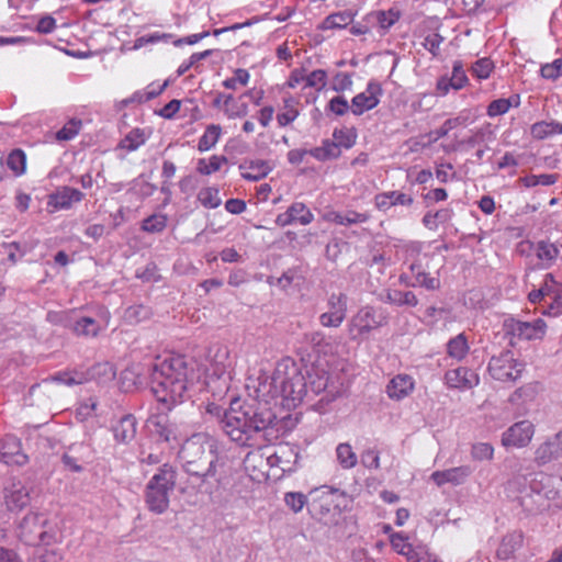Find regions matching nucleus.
<instances>
[{"label":"nucleus","mask_w":562,"mask_h":562,"mask_svg":"<svg viewBox=\"0 0 562 562\" xmlns=\"http://www.w3.org/2000/svg\"><path fill=\"white\" fill-rule=\"evenodd\" d=\"M283 103L285 112L277 115V121L280 126H286L299 116V111L295 109L297 101L293 97L284 98Z\"/></svg>","instance_id":"45"},{"label":"nucleus","mask_w":562,"mask_h":562,"mask_svg":"<svg viewBox=\"0 0 562 562\" xmlns=\"http://www.w3.org/2000/svg\"><path fill=\"white\" fill-rule=\"evenodd\" d=\"M83 198L85 194L80 190L65 186L48 195L47 205L54 210H68Z\"/></svg>","instance_id":"14"},{"label":"nucleus","mask_w":562,"mask_h":562,"mask_svg":"<svg viewBox=\"0 0 562 562\" xmlns=\"http://www.w3.org/2000/svg\"><path fill=\"white\" fill-rule=\"evenodd\" d=\"M150 315V308L143 304L130 306L124 312L125 319L135 324L149 318Z\"/></svg>","instance_id":"48"},{"label":"nucleus","mask_w":562,"mask_h":562,"mask_svg":"<svg viewBox=\"0 0 562 562\" xmlns=\"http://www.w3.org/2000/svg\"><path fill=\"white\" fill-rule=\"evenodd\" d=\"M409 271L414 280L415 286H423L427 290H437L440 286L438 278L430 277L422 267L420 263L414 262L409 266Z\"/></svg>","instance_id":"27"},{"label":"nucleus","mask_w":562,"mask_h":562,"mask_svg":"<svg viewBox=\"0 0 562 562\" xmlns=\"http://www.w3.org/2000/svg\"><path fill=\"white\" fill-rule=\"evenodd\" d=\"M198 200L203 206L209 209H216L222 203L218 196V189L212 187L202 189L198 194Z\"/></svg>","instance_id":"49"},{"label":"nucleus","mask_w":562,"mask_h":562,"mask_svg":"<svg viewBox=\"0 0 562 562\" xmlns=\"http://www.w3.org/2000/svg\"><path fill=\"white\" fill-rule=\"evenodd\" d=\"M327 109L336 115H345L349 110L348 101L342 95L334 97L329 100Z\"/></svg>","instance_id":"61"},{"label":"nucleus","mask_w":562,"mask_h":562,"mask_svg":"<svg viewBox=\"0 0 562 562\" xmlns=\"http://www.w3.org/2000/svg\"><path fill=\"white\" fill-rule=\"evenodd\" d=\"M228 359V350L226 347L218 348L215 356L214 362L211 364V368L207 369V381L206 384L210 385L212 381L221 380L226 373L227 366L226 360Z\"/></svg>","instance_id":"26"},{"label":"nucleus","mask_w":562,"mask_h":562,"mask_svg":"<svg viewBox=\"0 0 562 562\" xmlns=\"http://www.w3.org/2000/svg\"><path fill=\"white\" fill-rule=\"evenodd\" d=\"M168 217L166 214L155 213L142 221V231L150 234H157L167 227Z\"/></svg>","instance_id":"37"},{"label":"nucleus","mask_w":562,"mask_h":562,"mask_svg":"<svg viewBox=\"0 0 562 562\" xmlns=\"http://www.w3.org/2000/svg\"><path fill=\"white\" fill-rule=\"evenodd\" d=\"M184 471L206 482L215 477L218 460L215 439L206 434H194L188 438L179 452Z\"/></svg>","instance_id":"3"},{"label":"nucleus","mask_w":562,"mask_h":562,"mask_svg":"<svg viewBox=\"0 0 562 562\" xmlns=\"http://www.w3.org/2000/svg\"><path fill=\"white\" fill-rule=\"evenodd\" d=\"M518 499L528 515H538L549 507V497L538 488V484H532L530 491L524 492Z\"/></svg>","instance_id":"13"},{"label":"nucleus","mask_w":562,"mask_h":562,"mask_svg":"<svg viewBox=\"0 0 562 562\" xmlns=\"http://www.w3.org/2000/svg\"><path fill=\"white\" fill-rule=\"evenodd\" d=\"M81 127V121L70 120L63 128L56 133L57 140H70L78 133Z\"/></svg>","instance_id":"55"},{"label":"nucleus","mask_w":562,"mask_h":562,"mask_svg":"<svg viewBox=\"0 0 562 562\" xmlns=\"http://www.w3.org/2000/svg\"><path fill=\"white\" fill-rule=\"evenodd\" d=\"M414 389L413 378L407 374L394 376L387 384L386 392L391 398L401 400L407 396Z\"/></svg>","instance_id":"23"},{"label":"nucleus","mask_w":562,"mask_h":562,"mask_svg":"<svg viewBox=\"0 0 562 562\" xmlns=\"http://www.w3.org/2000/svg\"><path fill=\"white\" fill-rule=\"evenodd\" d=\"M503 330L505 337L509 338V345L515 346V338L531 340L538 338L535 334V328L529 322H520L514 318L504 321Z\"/></svg>","instance_id":"17"},{"label":"nucleus","mask_w":562,"mask_h":562,"mask_svg":"<svg viewBox=\"0 0 562 562\" xmlns=\"http://www.w3.org/2000/svg\"><path fill=\"white\" fill-rule=\"evenodd\" d=\"M346 316L342 315V313H334V312H325L321 314L319 316V323L324 327H339Z\"/></svg>","instance_id":"63"},{"label":"nucleus","mask_w":562,"mask_h":562,"mask_svg":"<svg viewBox=\"0 0 562 562\" xmlns=\"http://www.w3.org/2000/svg\"><path fill=\"white\" fill-rule=\"evenodd\" d=\"M239 169H249L251 172H243L241 177L249 181H259L267 177L271 167L266 160H245L239 165Z\"/></svg>","instance_id":"25"},{"label":"nucleus","mask_w":562,"mask_h":562,"mask_svg":"<svg viewBox=\"0 0 562 562\" xmlns=\"http://www.w3.org/2000/svg\"><path fill=\"white\" fill-rule=\"evenodd\" d=\"M226 162L227 158L225 156L213 155L209 161L204 158H201L198 160L196 171L201 175L209 176L218 171L222 165Z\"/></svg>","instance_id":"39"},{"label":"nucleus","mask_w":562,"mask_h":562,"mask_svg":"<svg viewBox=\"0 0 562 562\" xmlns=\"http://www.w3.org/2000/svg\"><path fill=\"white\" fill-rule=\"evenodd\" d=\"M347 301H348V297L344 293L330 294V296L328 297V302H327L328 312L342 313V315L346 316Z\"/></svg>","instance_id":"56"},{"label":"nucleus","mask_w":562,"mask_h":562,"mask_svg":"<svg viewBox=\"0 0 562 562\" xmlns=\"http://www.w3.org/2000/svg\"><path fill=\"white\" fill-rule=\"evenodd\" d=\"M338 492L337 488L322 486L310 492L308 513L314 518H323L329 514L333 502L330 496Z\"/></svg>","instance_id":"9"},{"label":"nucleus","mask_w":562,"mask_h":562,"mask_svg":"<svg viewBox=\"0 0 562 562\" xmlns=\"http://www.w3.org/2000/svg\"><path fill=\"white\" fill-rule=\"evenodd\" d=\"M303 279H304V276L302 273L301 268L292 267V268H289L286 271H284L282 273V276L277 279V284L283 289H286L293 282H295V281L300 282Z\"/></svg>","instance_id":"52"},{"label":"nucleus","mask_w":562,"mask_h":562,"mask_svg":"<svg viewBox=\"0 0 562 562\" xmlns=\"http://www.w3.org/2000/svg\"><path fill=\"white\" fill-rule=\"evenodd\" d=\"M145 140L144 131L140 128H133L123 139H121L119 147L133 151L143 145Z\"/></svg>","instance_id":"42"},{"label":"nucleus","mask_w":562,"mask_h":562,"mask_svg":"<svg viewBox=\"0 0 562 562\" xmlns=\"http://www.w3.org/2000/svg\"><path fill=\"white\" fill-rule=\"evenodd\" d=\"M469 351L468 339L463 333L451 338L447 342V353L449 357L462 360Z\"/></svg>","instance_id":"34"},{"label":"nucleus","mask_w":562,"mask_h":562,"mask_svg":"<svg viewBox=\"0 0 562 562\" xmlns=\"http://www.w3.org/2000/svg\"><path fill=\"white\" fill-rule=\"evenodd\" d=\"M524 533L520 530H515L505 535L496 551V555L501 560H508L514 553L522 547Z\"/></svg>","instance_id":"22"},{"label":"nucleus","mask_w":562,"mask_h":562,"mask_svg":"<svg viewBox=\"0 0 562 562\" xmlns=\"http://www.w3.org/2000/svg\"><path fill=\"white\" fill-rule=\"evenodd\" d=\"M327 74L323 69L313 70L310 75L305 76L307 87L322 90L326 86Z\"/></svg>","instance_id":"58"},{"label":"nucleus","mask_w":562,"mask_h":562,"mask_svg":"<svg viewBox=\"0 0 562 562\" xmlns=\"http://www.w3.org/2000/svg\"><path fill=\"white\" fill-rule=\"evenodd\" d=\"M472 473V469L469 465H461L451 468L445 471H436L431 474V480L441 486L446 483H452L459 485Z\"/></svg>","instance_id":"21"},{"label":"nucleus","mask_w":562,"mask_h":562,"mask_svg":"<svg viewBox=\"0 0 562 562\" xmlns=\"http://www.w3.org/2000/svg\"><path fill=\"white\" fill-rule=\"evenodd\" d=\"M113 436L117 443L128 445L136 437L137 420L133 414H125L113 426Z\"/></svg>","instance_id":"19"},{"label":"nucleus","mask_w":562,"mask_h":562,"mask_svg":"<svg viewBox=\"0 0 562 562\" xmlns=\"http://www.w3.org/2000/svg\"><path fill=\"white\" fill-rule=\"evenodd\" d=\"M488 372L493 379L502 382H515L521 376L524 364L514 359L510 350H504L493 356L488 362Z\"/></svg>","instance_id":"7"},{"label":"nucleus","mask_w":562,"mask_h":562,"mask_svg":"<svg viewBox=\"0 0 562 562\" xmlns=\"http://www.w3.org/2000/svg\"><path fill=\"white\" fill-rule=\"evenodd\" d=\"M52 546L53 544H46L43 542L33 544L35 548L33 552V559L35 562H59L61 560V555L55 548H52Z\"/></svg>","instance_id":"35"},{"label":"nucleus","mask_w":562,"mask_h":562,"mask_svg":"<svg viewBox=\"0 0 562 562\" xmlns=\"http://www.w3.org/2000/svg\"><path fill=\"white\" fill-rule=\"evenodd\" d=\"M64 325L70 326L77 335L82 336L95 337L101 330L99 323L94 318L88 316H83L69 324L65 323Z\"/></svg>","instance_id":"29"},{"label":"nucleus","mask_w":562,"mask_h":562,"mask_svg":"<svg viewBox=\"0 0 562 562\" xmlns=\"http://www.w3.org/2000/svg\"><path fill=\"white\" fill-rule=\"evenodd\" d=\"M308 155L318 161H327L339 158L341 150L335 139H323L321 146L308 149Z\"/></svg>","instance_id":"24"},{"label":"nucleus","mask_w":562,"mask_h":562,"mask_svg":"<svg viewBox=\"0 0 562 562\" xmlns=\"http://www.w3.org/2000/svg\"><path fill=\"white\" fill-rule=\"evenodd\" d=\"M537 257L542 261H548L550 265L558 258L560 249L557 244L548 240H540L537 243Z\"/></svg>","instance_id":"43"},{"label":"nucleus","mask_w":562,"mask_h":562,"mask_svg":"<svg viewBox=\"0 0 562 562\" xmlns=\"http://www.w3.org/2000/svg\"><path fill=\"white\" fill-rule=\"evenodd\" d=\"M540 72L543 78L555 80L562 75V59L558 58L551 64L543 65Z\"/></svg>","instance_id":"59"},{"label":"nucleus","mask_w":562,"mask_h":562,"mask_svg":"<svg viewBox=\"0 0 562 562\" xmlns=\"http://www.w3.org/2000/svg\"><path fill=\"white\" fill-rule=\"evenodd\" d=\"M116 372L112 363L104 361L90 367L86 372H81L82 383L95 381L98 384H105L115 379Z\"/></svg>","instance_id":"20"},{"label":"nucleus","mask_w":562,"mask_h":562,"mask_svg":"<svg viewBox=\"0 0 562 562\" xmlns=\"http://www.w3.org/2000/svg\"><path fill=\"white\" fill-rule=\"evenodd\" d=\"M446 384L451 389H472L479 384V375L471 369L459 367L445 374Z\"/></svg>","instance_id":"15"},{"label":"nucleus","mask_w":562,"mask_h":562,"mask_svg":"<svg viewBox=\"0 0 562 562\" xmlns=\"http://www.w3.org/2000/svg\"><path fill=\"white\" fill-rule=\"evenodd\" d=\"M383 90L380 82L370 80L364 92L356 94L351 100V112L355 115H361L366 111L374 109L379 102V97Z\"/></svg>","instance_id":"8"},{"label":"nucleus","mask_w":562,"mask_h":562,"mask_svg":"<svg viewBox=\"0 0 562 562\" xmlns=\"http://www.w3.org/2000/svg\"><path fill=\"white\" fill-rule=\"evenodd\" d=\"M513 99H516L517 103L519 102L518 94L512 95L508 99L501 98V99L492 101L487 106V115L493 117V116L505 114L512 106Z\"/></svg>","instance_id":"51"},{"label":"nucleus","mask_w":562,"mask_h":562,"mask_svg":"<svg viewBox=\"0 0 562 562\" xmlns=\"http://www.w3.org/2000/svg\"><path fill=\"white\" fill-rule=\"evenodd\" d=\"M355 13L351 10L335 12L325 18L322 22V30L345 29L352 23Z\"/></svg>","instance_id":"30"},{"label":"nucleus","mask_w":562,"mask_h":562,"mask_svg":"<svg viewBox=\"0 0 562 562\" xmlns=\"http://www.w3.org/2000/svg\"><path fill=\"white\" fill-rule=\"evenodd\" d=\"M400 11L390 9L387 11L379 10L374 11L373 18H375L376 24L384 31L389 30L393 24L400 20Z\"/></svg>","instance_id":"47"},{"label":"nucleus","mask_w":562,"mask_h":562,"mask_svg":"<svg viewBox=\"0 0 562 562\" xmlns=\"http://www.w3.org/2000/svg\"><path fill=\"white\" fill-rule=\"evenodd\" d=\"M221 132L222 128L220 125H209L204 134L199 139L198 149L200 151H206L214 147L221 136Z\"/></svg>","instance_id":"38"},{"label":"nucleus","mask_w":562,"mask_h":562,"mask_svg":"<svg viewBox=\"0 0 562 562\" xmlns=\"http://www.w3.org/2000/svg\"><path fill=\"white\" fill-rule=\"evenodd\" d=\"M29 458L22 452L21 441L13 435H7L0 442V461L5 464L24 465Z\"/></svg>","instance_id":"12"},{"label":"nucleus","mask_w":562,"mask_h":562,"mask_svg":"<svg viewBox=\"0 0 562 562\" xmlns=\"http://www.w3.org/2000/svg\"><path fill=\"white\" fill-rule=\"evenodd\" d=\"M542 314L548 316L562 314V288L554 292L549 291L547 301L542 304Z\"/></svg>","instance_id":"36"},{"label":"nucleus","mask_w":562,"mask_h":562,"mask_svg":"<svg viewBox=\"0 0 562 562\" xmlns=\"http://www.w3.org/2000/svg\"><path fill=\"white\" fill-rule=\"evenodd\" d=\"M234 404L226 416L227 435L240 446H252L251 440L259 434L269 440V436L276 432L273 437L277 438L279 432L284 431L285 422L290 418L289 414L279 418L268 401L252 400L244 403L239 409Z\"/></svg>","instance_id":"1"},{"label":"nucleus","mask_w":562,"mask_h":562,"mask_svg":"<svg viewBox=\"0 0 562 562\" xmlns=\"http://www.w3.org/2000/svg\"><path fill=\"white\" fill-rule=\"evenodd\" d=\"M272 459H277L279 462H282L281 457L277 454H273L269 458H263L259 451L248 452L244 459V465L246 470H256L266 463L273 464Z\"/></svg>","instance_id":"46"},{"label":"nucleus","mask_w":562,"mask_h":562,"mask_svg":"<svg viewBox=\"0 0 562 562\" xmlns=\"http://www.w3.org/2000/svg\"><path fill=\"white\" fill-rule=\"evenodd\" d=\"M562 457V431L538 447L535 460L539 465L547 464Z\"/></svg>","instance_id":"16"},{"label":"nucleus","mask_w":562,"mask_h":562,"mask_svg":"<svg viewBox=\"0 0 562 562\" xmlns=\"http://www.w3.org/2000/svg\"><path fill=\"white\" fill-rule=\"evenodd\" d=\"M385 302L396 306L414 307L418 304L416 295L412 291L389 290L385 295Z\"/></svg>","instance_id":"31"},{"label":"nucleus","mask_w":562,"mask_h":562,"mask_svg":"<svg viewBox=\"0 0 562 562\" xmlns=\"http://www.w3.org/2000/svg\"><path fill=\"white\" fill-rule=\"evenodd\" d=\"M533 436V425L529 420H521L510 426L502 437L505 447H525Z\"/></svg>","instance_id":"11"},{"label":"nucleus","mask_w":562,"mask_h":562,"mask_svg":"<svg viewBox=\"0 0 562 562\" xmlns=\"http://www.w3.org/2000/svg\"><path fill=\"white\" fill-rule=\"evenodd\" d=\"M271 385L274 394L281 396V405L288 409L296 407L307 392L305 376L294 364L284 374L278 370Z\"/></svg>","instance_id":"5"},{"label":"nucleus","mask_w":562,"mask_h":562,"mask_svg":"<svg viewBox=\"0 0 562 562\" xmlns=\"http://www.w3.org/2000/svg\"><path fill=\"white\" fill-rule=\"evenodd\" d=\"M443 37L439 33L428 34L423 43V46L432 54V56H438L439 46L442 43Z\"/></svg>","instance_id":"64"},{"label":"nucleus","mask_w":562,"mask_h":562,"mask_svg":"<svg viewBox=\"0 0 562 562\" xmlns=\"http://www.w3.org/2000/svg\"><path fill=\"white\" fill-rule=\"evenodd\" d=\"M333 138L339 145V148L344 147L346 149H349L356 144L357 133L353 128H336L333 133Z\"/></svg>","instance_id":"50"},{"label":"nucleus","mask_w":562,"mask_h":562,"mask_svg":"<svg viewBox=\"0 0 562 562\" xmlns=\"http://www.w3.org/2000/svg\"><path fill=\"white\" fill-rule=\"evenodd\" d=\"M291 206H296V212H293V220L302 225L310 224L314 216L304 203L295 202Z\"/></svg>","instance_id":"60"},{"label":"nucleus","mask_w":562,"mask_h":562,"mask_svg":"<svg viewBox=\"0 0 562 562\" xmlns=\"http://www.w3.org/2000/svg\"><path fill=\"white\" fill-rule=\"evenodd\" d=\"M469 79L464 71L463 64L461 60H456L452 67L451 77L443 76L437 81V90L442 94H447L449 89L452 88L454 90L462 89Z\"/></svg>","instance_id":"18"},{"label":"nucleus","mask_w":562,"mask_h":562,"mask_svg":"<svg viewBox=\"0 0 562 562\" xmlns=\"http://www.w3.org/2000/svg\"><path fill=\"white\" fill-rule=\"evenodd\" d=\"M337 460L344 469H351L357 464V456L349 443H339L336 448Z\"/></svg>","instance_id":"44"},{"label":"nucleus","mask_w":562,"mask_h":562,"mask_svg":"<svg viewBox=\"0 0 562 562\" xmlns=\"http://www.w3.org/2000/svg\"><path fill=\"white\" fill-rule=\"evenodd\" d=\"M214 53L213 49H206V50H203V52H200V53H193L189 60L188 61H184L182 63L178 70H177V75L180 77L182 75H184L191 67H195L196 69L199 68V66L196 65L200 60H203V59H206L207 57H210L212 54Z\"/></svg>","instance_id":"53"},{"label":"nucleus","mask_w":562,"mask_h":562,"mask_svg":"<svg viewBox=\"0 0 562 562\" xmlns=\"http://www.w3.org/2000/svg\"><path fill=\"white\" fill-rule=\"evenodd\" d=\"M493 63L490 58H480L472 65V74L479 79H486L493 70Z\"/></svg>","instance_id":"57"},{"label":"nucleus","mask_w":562,"mask_h":562,"mask_svg":"<svg viewBox=\"0 0 562 562\" xmlns=\"http://www.w3.org/2000/svg\"><path fill=\"white\" fill-rule=\"evenodd\" d=\"M54 381L64 383L66 385L82 384L81 372H58L52 378Z\"/></svg>","instance_id":"62"},{"label":"nucleus","mask_w":562,"mask_h":562,"mask_svg":"<svg viewBox=\"0 0 562 562\" xmlns=\"http://www.w3.org/2000/svg\"><path fill=\"white\" fill-rule=\"evenodd\" d=\"M5 504L9 510H22L30 504V495L24 486L13 485V488L5 494Z\"/></svg>","instance_id":"28"},{"label":"nucleus","mask_w":562,"mask_h":562,"mask_svg":"<svg viewBox=\"0 0 562 562\" xmlns=\"http://www.w3.org/2000/svg\"><path fill=\"white\" fill-rule=\"evenodd\" d=\"M494 448L487 442H477L472 446L471 456L474 460L483 461L493 458Z\"/></svg>","instance_id":"54"},{"label":"nucleus","mask_w":562,"mask_h":562,"mask_svg":"<svg viewBox=\"0 0 562 562\" xmlns=\"http://www.w3.org/2000/svg\"><path fill=\"white\" fill-rule=\"evenodd\" d=\"M47 519L37 513L26 514L18 525V537L27 546L43 542L46 544L56 543V532L53 528L44 529Z\"/></svg>","instance_id":"6"},{"label":"nucleus","mask_w":562,"mask_h":562,"mask_svg":"<svg viewBox=\"0 0 562 562\" xmlns=\"http://www.w3.org/2000/svg\"><path fill=\"white\" fill-rule=\"evenodd\" d=\"M284 504L295 514L300 513L304 506L308 509L310 494L302 492H288L284 494Z\"/></svg>","instance_id":"41"},{"label":"nucleus","mask_w":562,"mask_h":562,"mask_svg":"<svg viewBox=\"0 0 562 562\" xmlns=\"http://www.w3.org/2000/svg\"><path fill=\"white\" fill-rule=\"evenodd\" d=\"M325 220L340 225H351L363 223L368 220V217L366 214H361L355 211H349L346 214L331 211L325 214Z\"/></svg>","instance_id":"32"},{"label":"nucleus","mask_w":562,"mask_h":562,"mask_svg":"<svg viewBox=\"0 0 562 562\" xmlns=\"http://www.w3.org/2000/svg\"><path fill=\"white\" fill-rule=\"evenodd\" d=\"M147 426L158 442L170 443L177 441V426L166 415L155 414L148 417Z\"/></svg>","instance_id":"10"},{"label":"nucleus","mask_w":562,"mask_h":562,"mask_svg":"<svg viewBox=\"0 0 562 562\" xmlns=\"http://www.w3.org/2000/svg\"><path fill=\"white\" fill-rule=\"evenodd\" d=\"M195 362L186 356H172L149 369L150 391L168 411L190 397V387L199 378Z\"/></svg>","instance_id":"2"},{"label":"nucleus","mask_w":562,"mask_h":562,"mask_svg":"<svg viewBox=\"0 0 562 562\" xmlns=\"http://www.w3.org/2000/svg\"><path fill=\"white\" fill-rule=\"evenodd\" d=\"M5 164L15 176H21L26 169V156L22 149L15 148L8 155Z\"/></svg>","instance_id":"40"},{"label":"nucleus","mask_w":562,"mask_h":562,"mask_svg":"<svg viewBox=\"0 0 562 562\" xmlns=\"http://www.w3.org/2000/svg\"><path fill=\"white\" fill-rule=\"evenodd\" d=\"M177 472L172 465L162 464L148 481L145 488V504L154 514H164L169 507V495L176 486Z\"/></svg>","instance_id":"4"},{"label":"nucleus","mask_w":562,"mask_h":562,"mask_svg":"<svg viewBox=\"0 0 562 562\" xmlns=\"http://www.w3.org/2000/svg\"><path fill=\"white\" fill-rule=\"evenodd\" d=\"M554 134H562V124L559 122L541 121L531 126V135L537 139H544Z\"/></svg>","instance_id":"33"}]
</instances>
